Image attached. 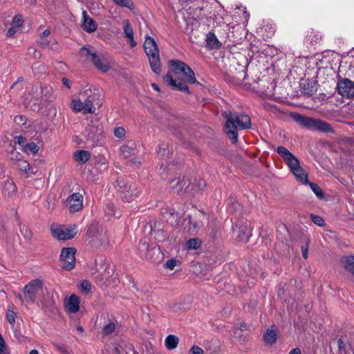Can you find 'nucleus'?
Listing matches in <instances>:
<instances>
[{
	"label": "nucleus",
	"mask_w": 354,
	"mask_h": 354,
	"mask_svg": "<svg viewBox=\"0 0 354 354\" xmlns=\"http://www.w3.org/2000/svg\"><path fill=\"white\" fill-rule=\"evenodd\" d=\"M169 70L163 79L165 83L174 89L189 92L185 82L194 84L196 82L195 74L185 63L179 60L169 62Z\"/></svg>",
	"instance_id": "1"
},
{
	"label": "nucleus",
	"mask_w": 354,
	"mask_h": 354,
	"mask_svg": "<svg viewBox=\"0 0 354 354\" xmlns=\"http://www.w3.org/2000/svg\"><path fill=\"white\" fill-rule=\"evenodd\" d=\"M226 120L225 133L232 142L237 141V131L241 129H249L251 127L250 117L245 114L225 112Z\"/></svg>",
	"instance_id": "2"
},
{
	"label": "nucleus",
	"mask_w": 354,
	"mask_h": 354,
	"mask_svg": "<svg viewBox=\"0 0 354 354\" xmlns=\"http://www.w3.org/2000/svg\"><path fill=\"white\" fill-rule=\"evenodd\" d=\"M277 151L283 158L296 180L302 184L307 185L308 183V174L301 167L299 160L283 146L278 147Z\"/></svg>",
	"instance_id": "3"
},
{
	"label": "nucleus",
	"mask_w": 354,
	"mask_h": 354,
	"mask_svg": "<svg viewBox=\"0 0 354 354\" xmlns=\"http://www.w3.org/2000/svg\"><path fill=\"white\" fill-rule=\"evenodd\" d=\"M144 48L147 54L151 68L156 74H160L161 66L159 56V50L154 39L147 37L144 44Z\"/></svg>",
	"instance_id": "4"
},
{
	"label": "nucleus",
	"mask_w": 354,
	"mask_h": 354,
	"mask_svg": "<svg viewBox=\"0 0 354 354\" xmlns=\"http://www.w3.org/2000/svg\"><path fill=\"white\" fill-rule=\"evenodd\" d=\"M292 118L299 124L310 130L322 132H330L333 130L330 124L319 119L308 118L298 113L292 114Z\"/></svg>",
	"instance_id": "5"
},
{
	"label": "nucleus",
	"mask_w": 354,
	"mask_h": 354,
	"mask_svg": "<svg viewBox=\"0 0 354 354\" xmlns=\"http://www.w3.org/2000/svg\"><path fill=\"white\" fill-rule=\"evenodd\" d=\"M42 289V282L39 279L32 280L24 288L23 295L19 294L18 297L25 305L32 304L37 295Z\"/></svg>",
	"instance_id": "6"
},
{
	"label": "nucleus",
	"mask_w": 354,
	"mask_h": 354,
	"mask_svg": "<svg viewBox=\"0 0 354 354\" xmlns=\"http://www.w3.org/2000/svg\"><path fill=\"white\" fill-rule=\"evenodd\" d=\"M53 236L58 240H69L77 233V227L74 225H61L53 224L50 227Z\"/></svg>",
	"instance_id": "7"
},
{
	"label": "nucleus",
	"mask_w": 354,
	"mask_h": 354,
	"mask_svg": "<svg viewBox=\"0 0 354 354\" xmlns=\"http://www.w3.org/2000/svg\"><path fill=\"white\" fill-rule=\"evenodd\" d=\"M118 185V191L124 202H130L138 196L140 192L136 183L119 181Z\"/></svg>",
	"instance_id": "8"
},
{
	"label": "nucleus",
	"mask_w": 354,
	"mask_h": 354,
	"mask_svg": "<svg viewBox=\"0 0 354 354\" xmlns=\"http://www.w3.org/2000/svg\"><path fill=\"white\" fill-rule=\"evenodd\" d=\"M76 250L74 248H64L60 254V260L62 267L65 270H70L75 266V254Z\"/></svg>",
	"instance_id": "9"
},
{
	"label": "nucleus",
	"mask_w": 354,
	"mask_h": 354,
	"mask_svg": "<svg viewBox=\"0 0 354 354\" xmlns=\"http://www.w3.org/2000/svg\"><path fill=\"white\" fill-rule=\"evenodd\" d=\"M120 153L124 158L128 159L133 164L140 162V159L136 156L138 149L136 148L134 142H129L127 145L122 146L120 148Z\"/></svg>",
	"instance_id": "10"
},
{
	"label": "nucleus",
	"mask_w": 354,
	"mask_h": 354,
	"mask_svg": "<svg viewBox=\"0 0 354 354\" xmlns=\"http://www.w3.org/2000/svg\"><path fill=\"white\" fill-rule=\"evenodd\" d=\"M83 195L80 193H73L66 200V205L68 210L72 212H77L83 207Z\"/></svg>",
	"instance_id": "11"
},
{
	"label": "nucleus",
	"mask_w": 354,
	"mask_h": 354,
	"mask_svg": "<svg viewBox=\"0 0 354 354\" xmlns=\"http://www.w3.org/2000/svg\"><path fill=\"white\" fill-rule=\"evenodd\" d=\"M338 92L346 97H354V82L348 79L340 81L337 85Z\"/></svg>",
	"instance_id": "12"
},
{
	"label": "nucleus",
	"mask_w": 354,
	"mask_h": 354,
	"mask_svg": "<svg viewBox=\"0 0 354 354\" xmlns=\"http://www.w3.org/2000/svg\"><path fill=\"white\" fill-rule=\"evenodd\" d=\"M234 232L237 233V240L240 242H247L251 236L250 225L245 223L242 226H238L237 225L233 227Z\"/></svg>",
	"instance_id": "13"
},
{
	"label": "nucleus",
	"mask_w": 354,
	"mask_h": 354,
	"mask_svg": "<svg viewBox=\"0 0 354 354\" xmlns=\"http://www.w3.org/2000/svg\"><path fill=\"white\" fill-rule=\"evenodd\" d=\"M80 298L72 295L69 297L66 298L64 301V308L67 313H75L80 310Z\"/></svg>",
	"instance_id": "14"
},
{
	"label": "nucleus",
	"mask_w": 354,
	"mask_h": 354,
	"mask_svg": "<svg viewBox=\"0 0 354 354\" xmlns=\"http://www.w3.org/2000/svg\"><path fill=\"white\" fill-rule=\"evenodd\" d=\"M123 25L124 37L127 39L130 46L132 48L136 46L137 42L134 40V32L129 21L127 19L124 20L123 21Z\"/></svg>",
	"instance_id": "15"
},
{
	"label": "nucleus",
	"mask_w": 354,
	"mask_h": 354,
	"mask_svg": "<svg viewBox=\"0 0 354 354\" xmlns=\"http://www.w3.org/2000/svg\"><path fill=\"white\" fill-rule=\"evenodd\" d=\"M80 55L81 57H84L85 59L91 61L93 62L94 60L98 56L96 54V52L93 47L91 46H86L82 47L80 50Z\"/></svg>",
	"instance_id": "16"
},
{
	"label": "nucleus",
	"mask_w": 354,
	"mask_h": 354,
	"mask_svg": "<svg viewBox=\"0 0 354 354\" xmlns=\"http://www.w3.org/2000/svg\"><path fill=\"white\" fill-rule=\"evenodd\" d=\"M83 28L88 32H93L97 29L96 22L88 16L85 11L83 12Z\"/></svg>",
	"instance_id": "17"
},
{
	"label": "nucleus",
	"mask_w": 354,
	"mask_h": 354,
	"mask_svg": "<svg viewBox=\"0 0 354 354\" xmlns=\"http://www.w3.org/2000/svg\"><path fill=\"white\" fill-rule=\"evenodd\" d=\"M341 263L346 271L354 275V256L342 257Z\"/></svg>",
	"instance_id": "18"
},
{
	"label": "nucleus",
	"mask_w": 354,
	"mask_h": 354,
	"mask_svg": "<svg viewBox=\"0 0 354 354\" xmlns=\"http://www.w3.org/2000/svg\"><path fill=\"white\" fill-rule=\"evenodd\" d=\"M90 153L84 150H79L74 153V160L81 164L86 163L90 158Z\"/></svg>",
	"instance_id": "19"
},
{
	"label": "nucleus",
	"mask_w": 354,
	"mask_h": 354,
	"mask_svg": "<svg viewBox=\"0 0 354 354\" xmlns=\"http://www.w3.org/2000/svg\"><path fill=\"white\" fill-rule=\"evenodd\" d=\"M93 63L96 68L102 72H107L111 68L109 62L104 58H100L99 56L97 57Z\"/></svg>",
	"instance_id": "20"
},
{
	"label": "nucleus",
	"mask_w": 354,
	"mask_h": 354,
	"mask_svg": "<svg viewBox=\"0 0 354 354\" xmlns=\"http://www.w3.org/2000/svg\"><path fill=\"white\" fill-rule=\"evenodd\" d=\"M178 343V337L174 335H168L165 340V346L169 351L175 349L177 347Z\"/></svg>",
	"instance_id": "21"
},
{
	"label": "nucleus",
	"mask_w": 354,
	"mask_h": 354,
	"mask_svg": "<svg viewBox=\"0 0 354 354\" xmlns=\"http://www.w3.org/2000/svg\"><path fill=\"white\" fill-rule=\"evenodd\" d=\"M17 190V187L14 182L11 179H8L5 183L3 192V194L10 197L12 196Z\"/></svg>",
	"instance_id": "22"
},
{
	"label": "nucleus",
	"mask_w": 354,
	"mask_h": 354,
	"mask_svg": "<svg viewBox=\"0 0 354 354\" xmlns=\"http://www.w3.org/2000/svg\"><path fill=\"white\" fill-rule=\"evenodd\" d=\"M88 95V97L84 102V113H93L95 112V107L93 106V102L95 100V96Z\"/></svg>",
	"instance_id": "23"
},
{
	"label": "nucleus",
	"mask_w": 354,
	"mask_h": 354,
	"mask_svg": "<svg viewBox=\"0 0 354 354\" xmlns=\"http://www.w3.org/2000/svg\"><path fill=\"white\" fill-rule=\"evenodd\" d=\"M18 167L21 171H24L26 174L30 175L33 174L36 171L30 167L26 160H21L18 162Z\"/></svg>",
	"instance_id": "24"
},
{
	"label": "nucleus",
	"mask_w": 354,
	"mask_h": 354,
	"mask_svg": "<svg viewBox=\"0 0 354 354\" xmlns=\"http://www.w3.org/2000/svg\"><path fill=\"white\" fill-rule=\"evenodd\" d=\"M277 339L276 331L268 329L264 335V341L268 344H272Z\"/></svg>",
	"instance_id": "25"
},
{
	"label": "nucleus",
	"mask_w": 354,
	"mask_h": 354,
	"mask_svg": "<svg viewBox=\"0 0 354 354\" xmlns=\"http://www.w3.org/2000/svg\"><path fill=\"white\" fill-rule=\"evenodd\" d=\"M71 106L73 111L77 113L82 111L84 113V102H82L80 100L74 99L72 101Z\"/></svg>",
	"instance_id": "26"
},
{
	"label": "nucleus",
	"mask_w": 354,
	"mask_h": 354,
	"mask_svg": "<svg viewBox=\"0 0 354 354\" xmlns=\"http://www.w3.org/2000/svg\"><path fill=\"white\" fill-rule=\"evenodd\" d=\"M115 330V324L113 322L106 324L102 330V334L104 336H107L112 334Z\"/></svg>",
	"instance_id": "27"
},
{
	"label": "nucleus",
	"mask_w": 354,
	"mask_h": 354,
	"mask_svg": "<svg viewBox=\"0 0 354 354\" xmlns=\"http://www.w3.org/2000/svg\"><path fill=\"white\" fill-rule=\"evenodd\" d=\"M201 246V241L198 239H191L185 243V247L189 250H196Z\"/></svg>",
	"instance_id": "28"
},
{
	"label": "nucleus",
	"mask_w": 354,
	"mask_h": 354,
	"mask_svg": "<svg viewBox=\"0 0 354 354\" xmlns=\"http://www.w3.org/2000/svg\"><path fill=\"white\" fill-rule=\"evenodd\" d=\"M98 130V126L95 124H89L86 128V131L88 132V138L89 139H93L95 133Z\"/></svg>",
	"instance_id": "29"
},
{
	"label": "nucleus",
	"mask_w": 354,
	"mask_h": 354,
	"mask_svg": "<svg viewBox=\"0 0 354 354\" xmlns=\"http://www.w3.org/2000/svg\"><path fill=\"white\" fill-rule=\"evenodd\" d=\"M207 44L212 48L218 47V41L213 34H209L207 37Z\"/></svg>",
	"instance_id": "30"
},
{
	"label": "nucleus",
	"mask_w": 354,
	"mask_h": 354,
	"mask_svg": "<svg viewBox=\"0 0 354 354\" xmlns=\"http://www.w3.org/2000/svg\"><path fill=\"white\" fill-rule=\"evenodd\" d=\"M39 151V147L35 142L28 143L25 148L24 149V151L26 153L30 152L33 154L37 153Z\"/></svg>",
	"instance_id": "31"
},
{
	"label": "nucleus",
	"mask_w": 354,
	"mask_h": 354,
	"mask_svg": "<svg viewBox=\"0 0 354 354\" xmlns=\"http://www.w3.org/2000/svg\"><path fill=\"white\" fill-rule=\"evenodd\" d=\"M312 191L315 193V194L319 198H322L323 196H324V194H323V192H322V190L321 189V188L316 184L315 183H308Z\"/></svg>",
	"instance_id": "32"
},
{
	"label": "nucleus",
	"mask_w": 354,
	"mask_h": 354,
	"mask_svg": "<svg viewBox=\"0 0 354 354\" xmlns=\"http://www.w3.org/2000/svg\"><path fill=\"white\" fill-rule=\"evenodd\" d=\"M115 3L121 7H126L129 9L133 8V4L131 0H113Z\"/></svg>",
	"instance_id": "33"
},
{
	"label": "nucleus",
	"mask_w": 354,
	"mask_h": 354,
	"mask_svg": "<svg viewBox=\"0 0 354 354\" xmlns=\"http://www.w3.org/2000/svg\"><path fill=\"white\" fill-rule=\"evenodd\" d=\"M91 287V283L88 281L84 280L80 284V288L81 291L87 293L90 290Z\"/></svg>",
	"instance_id": "34"
},
{
	"label": "nucleus",
	"mask_w": 354,
	"mask_h": 354,
	"mask_svg": "<svg viewBox=\"0 0 354 354\" xmlns=\"http://www.w3.org/2000/svg\"><path fill=\"white\" fill-rule=\"evenodd\" d=\"M178 261L175 259H171L166 261L164 266L165 268L172 270L178 265Z\"/></svg>",
	"instance_id": "35"
},
{
	"label": "nucleus",
	"mask_w": 354,
	"mask_h": 354,
	"mask_svg": "<svg viewBox=\"0 0 354 354\" xmlns=\"http://www.w3.org/2000/svg\"><path fill=\"white\" fill-rule=\"evenodd\" d=\"M23 22H24V21H23L22 16L21 15H16L12 20V26H14V28H19L23 24Z\"/></svg>",
	"instance_id": "36"
},
{
	"label": "nucleus",
	"mask_w": 354,
	"mask_h": 354,
	"mask_svg": "<svg viewBox=\"0 0 354 354\" xmlns=\"http://www.w3.org/2000/svg\"><path fill=\"white\" fill-rule=\"evenodd\" d=\"M15 317L16 314L13 310L10 309L8 310L6 313V319L11 325H13L15 324Z\"/></svg>",
	"instance_id": "37"
},
{
	"label": "nucleus",
	"mask_w": 354,
	"mask_h": 354,
	"mask_svg": "<svg viewBox=\"0 0 354 354\" xmlns=\"http://www.w3.org/2000/svg\"><path fill=\"white\" fill-rule=\"evenodd\" d=\"M50 35V30L48 29L45 30L41 34V41H39V45L44 48L48 46V43L44 41L43 39L48 37Z\"/></svg>",
	"instance_id": "38"
},
{
	"label": "nucleus",
	"mask_w": 354,
	"mask_h": 354,
	"mask_svg": "<svg viewBox=\"0 0 354 354\" xmlns=\"http://www.w3.org/2000/svg\"><path fill=\"white\" fill-rule=\"evenodd\" d=\"M10 158L12 160H16L18 162L22 160V155L15 150H12L10 153Z\"/></svg>",
	"instance_id": "39"
},
{
	"label": "nucleus",
	"mask_w": 354,
	"mask_h": 354,
	"mask_svg": "<svg viewBox=\"0 0 354 354\" xmlns=\"http://www.w3.org/2000/svg\"><path fill=\"white\" fill-rule=\"evenodd\" d=\"M311 218L313 223L319 226H323L324 225V219L319 216L312 214Z\"/></svg>",
	"instance_id": "40"
},
{
	"label": "nucleus",
	"mask_w": 354,
	"mask_h": 354,
	"mask_svg": "<svg viewBox=\"0 0 354 354\" xmlns=\"http://www.w3.org/2000/svg\"><path fill=\"white\" fill-rule=\"evenodd\" d=\"M114 135L118 138H122L125 136V130L123 127H117L114 130Z\"/></svg>",
	"instance_id": "41"
},
{
	"label": "nucleus",
	"mask_w": 354,
	"mask_h": 354,
	"mask_svg": "<svg viewBox=\"0 0 354 354\" xmlns=\"http://www.w3.org/2000/svg\"><path fill=\"white\" fill-rule=\"evenodd\" d=\"M15 142L17 143L21 147L22 150L24 151L25 146L27 145L26 138H24L22 136H17L15 138Z\"/></svg>",
	"instance_id": "42"
},
{
	"label": "nucleus",
	"mask_w": 354,
	"mask_h": 354,
	"mask_svg": "<svg viewBox=\"0 0 354 354\" xmlns=\"http://www.w3.org/2000/svg\"><path fill=\"white\" fill-rule=\"evenodd\" d=\"M204 352L201 348L198 346H193L189 351L188 354H203Z\"/></svg>",
	"instance_id": "43"
},
{
	"label": "nucleus",
	"mask_w": 354,
	"mask_h": 354,
	"mask_svg": "<svg viewBox=\"0 0 354 354\" xmlns=\"http://www.w3.org/2000/svg\"><path fill=\"white\" fill-rule=\"evenodd\" d=\"M114 209H115V205L113 204L109 203L106 205V212L107 214L111 215V216L115 215Z\"/></svg>",
	"instance_id": "44"
},
{
	"label": "nucleus",
	"mask_w": 354,
	"mask_h": 354,
	"mask_svg": "<svg viewBox=\"0 0 354 354\" xmlns=\"http://www.w3.org/2000/svg\"><path fill=\"white\" fill-rule=\"evenodd\" d=\"M246 328V324L245 323H243V324H241V326H240V330H243V328ZM239 329H235L234 330V335L236 337H241V335L239 333Z\"/></svg>",
	"instance_id": "45"
},
{
	"label": "nucleus",
	"mask_w": 354,
	"mask_h": 354,
	"mask_svg": "<svg viewBox=\"0 0 354 354\" xmlns=\"http://www.w3.org/2000/svg\"><path fill=\"white\" fill-rule=\"evenodd\" d=\"M4 348H5L4 340L2 338L1 335L0 334V354L3 353Z\"/></svg>",
	"instance_id": "46"
},
{
	"label": "nucleus",
	"mask_w": 354,
	"mask_h": 354,
	"mask_svg": "<svg viewBox=\"0 0 354 354\" xmlns=\"http://www.w3.org/2000/svg\"><path fill=\"white\" fill-rule=\"evenodd\" d=\"M15 28H14V26H12V28H10L8 32H7V36L8 37H12V35H14L16 32V30H15Z\"/></svg>",
	"instance_id": "47"
},
{
	"label": "nucleus",
	"mask_w": 354,
	"mask_h": 354,
	"mask_svg": "<svg viewBox=\"0 0 354 354\" xmlns=\"http://www.w3.org/2000/svg\"><path fill=\"white\" fill-rule=\"evenodd\" d=\"M302 255L304 259H307L308 257V248L302 247Z\"/></svg>",
	"instance_id": "48"
},
{
	"label": "nucleus",
	"mask_w": 354,
	"mask_h": 354,
	"mask_svg": "<svg viewBox=\"0 0 354 354\" xmlns=\"http://www.w3.org/2000/svg\"><path fill=\"white\" fill-rule=\"evenodd\" d=\"M289 354H301V351L299 348H294L292 349L290 353Z\"/></svg>",
	"instance_id": "49"
},
{
	"label": "nucleus",
	"mask_w": 354,
	"mask_h": 354,
	"mask_svg": "<svg viewBox=\"0 0 354 354\" xmlns=\"http://www.w3.org/2000/svg\"><path fill=\"white\" fill-rule=\"evenodd\" d=\"M62 82L65 86H66L68 88H70L68 80H67L66 78H63Z\"/></svg>",
	"instance_id": "50"
},
{
	"label": "nucleus",
	"mask_w": 354,
	"mask_h": 354,
	"mask_svg": "<svg viewBox=\"0 0 354 354\" xmlns=\"http://www.w3.org/2000/svg\"><path fill=\"white\" fill-rule=\"evenodd\" d=\"M33 53L35 54V56L36 57L37 51L35 50V48H30L28 49V53H29V54H30V53Z\"/></svg>",
	"instance_id": "51"
},
{
	"label": "nucleus",
	"mask_w": 354,
	"mask_h": 354,
	"mask_svg": "<svg viewBox=\"0 0 354 354\" xmlns=\"http://www.w3.org/2000/svg\"><path fill=\"white\" fill-rule=\"evenodd\" d=\"M109 270H110V268H108V266L106 265V266H105L104 272L103 273V276H104V275H105V273H107V274H110Z\"/></svg>",
	"instance_id": "52"
},
{
	"label": "nucleus",
	"mask_w": 354,
	"mask_h": 354,
	"mask_svg": "<svg viewBox=\"0 0 354 354\" xmlns=\"http://www.w3.org/2000/svg\"><path fill=\"white\" fill-rule=\"evenodd\" d=\"M50 48H52L53 50H56L57 48V43L54 41L50 46Z\"/></svg>",
	"instance_id": "53"
},
{
	"label": "nucleus",
	"mask_w": 354,
	"mask_h": 354,
	"mask_svg": "<svg viewBox=\"0 0 354 354\" xmlns=\"http://www.w3.org/2000/svg\"><path fill=\"white\" fill-rule=\"evenodd\" d=\"M151 86L156 90V91H160L159 86L156 84H152Z\"/></svg>",
	"instance_id": "54"
},
{
	"label": "nucleus",
	"mask_w": 354,
	"mask_h": 354,
	"mask_svg": "<svg viewBox=\"0 0 354 354\" xmlns=\"http://www.w3.org/2000/svg\"><path fill=\"white\" fill-rule=\"evenodd\" d=\"M205 185V182L203 180H201L199 181V186L200 187H204Z\"/></svg>",
	"instance_id": "55"
},
{
	"label": "nucleus",
	"mask_w": 354,
	"mask_h": 354,
	"mask_svg": "<svg viewBox=\"0 0 354 354\" xmlns=\"http://www.w3.org/2000/svg\"><path fill=\"white\" fill-rule=\"evenodd\" d=\"M29 354H39L38 351L37 350H32Z\"/></svg>",
	"instance_id": "56"
},
{
	"label": "nucleus",
	"mask_w": 354,
	"mask_h": 354,
	"mask_svg": "<svg viewBox=\"0 0 354 354\" xmlns=\"http://www.w3.org/2000/svg\"><path fill=\"white\" fill-rule=\"evenodd\" d=\"M114 353H115V354H119L120 351H119V348H118V347H115V348H114Z\"/></svg>",
	"instance_id": "57"
},
{
	"label": "nucleus",
	"mask_w": 354,
	"mask_h": 354,
	"mask_svg": "<svg viewBox=\"0 0 354 354\" xmlns=\"http://www.w3.org/2000/svg\"><path fill=\"white\" fill-rule=\"evenodd\" d=\"M342 344H343V342L341 339H339L338 345H339V348H342Z\"/></svg>",
	"instance_id": "58"
},
{
	"label": "nucleus",
	"mask_w": 354,
	"mask_h": 354,
	"mask_svg": "<svg viewBox=\"0 0 354 354\" xmlns=\"http://www.w3.org/2000/svg\"><path fill=\"white\" fill-rule=\"evenodd\" d=\"M77 329L80 332H83V328L82 326H78Z\"/></svg>",
	"instance_id": "59"
},
{
	"label": "nucleus",
	"mask_w": 354,
	"mask_h": 354,
	"mask_svg": "<svg viewBox=\"0 0 354 354\" xmlns=\"http://www.w3.org/2000/svg\"><path fill=\"white\" fill-rule=\"evenodd\" d=\"M162 149L164 151L165 150V149L164 147H162L160 146V147H159V149L158 150V153H160V151H161V149Z\"/></svg>",
	"instance_id": "60"
},
{
	"label": "nucleus",
	"mask_w": 354,
	"mask_h": 354,
	"mask_svg": "<svg viewBox=\"0 0 354 354\" xmlns=\"http://www.w3.org/2000/svg\"><path fill=\"white\" fill-rule=\"evenodd\" d=\"M58 349H59V350H60V351H62L64 350V348H62V347H58Z\"/></svg>",
	"instance_id": "61"
}]
</instances>
